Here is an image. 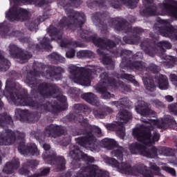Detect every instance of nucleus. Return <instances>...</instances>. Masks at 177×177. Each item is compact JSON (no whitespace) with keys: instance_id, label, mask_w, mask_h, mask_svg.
Masks as SVG:
<instances>
[{"instance_id":"nucleus-24","label":"nucleus","mask_w":177,"mask_h":177,"mask_svg":"<svg viewBox=\"0 0 177 177\" xmlns=\"http://www.w3.org/2000/svg\"><path fill=\"white\" fill-rule=\"evenodd\" d=\"M151 77H143L144 85L147 91L153 92L156 90V84L153 82Z\"/></svg>"},{"instance_id":"nucleus-32","label":"nucleus","mask_w":177,"mask_h":177,"mask_svg":"<svg viewBox=\"0 0 177 177\" xmlns=\"http://www.w3.org/2000/svg\"><path fill=\"white\" fill-rule=\"evenodd\" d=\"M50 71L51 72H47L46 77V78H49V77H52L53 74H62V73H64V70L60 67H50Z\"/></svg>"},{"instance_id":"nucleus-41","label":"nucleus","mask_w":177,"mask_h":177,"mask_svg":"<svg viewBox=\"0 0 177 177\" xmlns=\"http://www.w3.org/2000/svg\"><path fill=\"white\" fill-rule=\"evenodd\" d=\"M131 68H136L137 70H140L143 67V65L140 62H135L131 66Z\"/></svg>"},{"instance_id":"nucleus-46","label":"nucleus","mask_w":177,"mask_h":177,"mask_svg":"<svg viewBox=\"0 0 177 177\" xmlns=\"http://www.w3.org/2000/svg\"><path fill=\"white\" fill-rule=\"evenodd\" d=\"M85 53L86 50L78 51L77 53V57H78V59H82V57H85Z\"/></svg>"},{"instance_id":"nucleus-31","label":"nucleus","mask_w":177,"mask_h":177,"mask_svg":"<svg viewBox=\"0 0 177 177\" xmlns=\"http://www.w3.org/2000/svg\"><path fill=\"white\" fill-rule=\"evenodd\" d=\"M62 129L59 126L51 124L48 129L46 131V136H50V133H60Z\"/></svg>"},{"instance_id":"nucleus-60","label":"nucleus","mask_w":177,"mask_h":177,"mask_svg":"<svg viewBox=\"0 0 177 177\" xmlns=\"http://www.w3.org/2000/svg\"><path fill=\"white\" fill-rule=\"evenodd\" d=\"M19 138H21V139H24V138H26V134H24V133H21L19 134Z\"/></svg>"},{"instance_id":"nucleus-16","label":"nucleus","mask_w":177,"mask_h":177,"mask_svg":"<svg viewBox=\"0 0 177 177\" xmlns=\"http://www.w3.org/2000/svg\"><path fill=\"white\" fill-rule=\"evenodd\" d=\"M8 51L12 57H19L20 63H26L28 59H31V54L22 53L19 55V53L21 52V50L15 44H10Z\"/></svg>"},{"instance_id":"nucleus-61","label":"nucleus","mask_w":177,"mask_h":177,"mask_svg":"<svg viewBox=\"0 0 177 177\" xmlns=\"http://www.w3.org/2000/svg\"><path fill=\"white\" fill-rule=\"evenodd\" d=\"M76 107H82L83 109H84V110H86V109H88V106L85 105H81V104H77Z\"/></svg>"},{"instance_id":"nucleus-26","label":"nucleus","mask_w":177,"mask_h":177,"mask_svg":"<svg viewBox=\"0 0 177 177\" xmlns=\"http://www.w3.org/2000/svg\"><path fill=\"white\" fill-rule=\"evenodd\" d=\"M50 85L46 83H43L39 87V91L40 95L44 96V97H49V96L52 95V93H50L48 89H49Z\"/></svg>"},{"instance_id":"nucleus-55","label":"nucleus","mask_w":177,"mask_h":177,"mask_svg":"<svg viewBox=\"0 0 177 177\" xmlns=\"http://www.w3.org/2000/svg\"><path fill=\"white\" fill-rule=\"evenodd\" d=\"M165 99L167 100V102H174V97L171 95L165 96Z\"/></svg>"},{"instance_id":"nucleus-6","label":"nucleus","mask_w":177,"mask_h":177,"mask_svg":"<svg viewBox=\"0 0 177 177\" xmlns=\"http://www.w3.org/2000/svg\"><path fill=\"white\" fill-rule=\"evenodd\" d=\"M131 118L132 115L128 111H120L116 115L118 121L113 124H106V129H109V131H115L118 136L120 139H124L125 137V127H124V124H127Z\"/></svg>"},{"instance_id":"nucleus-14","label":"nucleus","mask_w":177,"mask_h":177,"mask_svg":"<svg viewBox=\"0 0 177 177\" xmlns=\"http://www.w3.org/2000/svg\"><path fill=\"white\" fill-rule=\"evenodd\" d=\"M43 158L48 164H53V165H55V168L59 171H63V169L66 168V160L62 156L56 157V156L53 155V156H48L46 157L45 154H44Z\"/></svg>"},{"instance_id":"nucleus-1","label":"nucleus","mask_w":177,"mask_h":177,"mask_svg":"<svg viewBox=\"0 0 177 177\" xmlns=\"http://www.w3.org/2000/svg\"><path fill=\"white\" fill-rule=\"evenodd\" d=\"M141 121L145 124L142 125L139 129H136L133 131V136L140 142H134L129 147V150L131 154H140L147 158H156L158 156L157 147L153 146L156 142H158L160 134L154 131L153 129L157 128H164L169 124L168 118L162 119L161 123L158 120H149L141 118Z\"/></svg>"},{"instance_id":"nucleus-27","label":"nucleus","mask_w":177,"mask_h":177,"mask_svg":"<svg viewBox=\"0 0 177 177\" xmlns=\"http://www.w3.org/2000/svg\"><path fill=\"white\" fill-rule=\"evenodd\" d=\"M14 3L16 5H20V3H28L30 5H35V6H41L44 3L42 0H14Z\"/></svg>"},{"instance_id":"nucleus-48","label":"nucleus","mask_w":177,"mask_h":177,"mask_svg":"<svg viewBox=\"0 0 177 177\" xmlns=\"http://www.w3.org/2000/svg\"><path fill=\"white\" fill-rule=\"evenodd\" d=\"M57 100H59V102H61L62 103H66V100H67V98H66V96L62 95L57 97Z\"/></svg>"},{"instance_id":"nucleus-62","label":"nucleus","mask_w":177,"mask_h":177,"mask_svg":"<svg viewBox=\"0 0 177 177\" xmlns=\"http://www.w3.org/2000/svg\"><path fill=\"white\" fill-rule=\"evenodd\" d=\"M96 2L100 5V3H103L104 2V0H97Z\"/></svg>"},{"instance_id":"nucleus-34","label":"nucleus","mask_w":177,"mask_h":177,"mask_svg":"<svg viewBox=\"0 0 177 177\" xmlns=\"http://www.w3.org/2000/svg\"><path fill=\"white\" fill-rule=\"evenodd\" d=\"M28 167L27 165H24L22 168L20 169V174L21 175H25V176L28 177H38V174L31 175V171H28Z\"/></svg>"},{"instance_id":"nucleus-17","label":"nucleus","mask_w":177,"mask_h":177,"mask_svg":"<svg viewBox=\"0 0 177 177\" xmlns=\"http://www.w3.org/2000/svg\"><path fill=\"white\" fill-rule=\"evenodd\" d=\"M18 150L24 156H39V150L35 144H30L26 146L24 142H22L19 145Z\"/></svg>"},{"instance_id":"nucleus-3","label":"nucleus","mask_w":177,"mask_h":177,"mask_svg":"<svg viewBox=\"0 0 177 177\" xmlns=\"http://www.w3.org/2000/svg\"><path fill=\"white\" fill-rule=\"evenodd\" d=\"M71 79L76 84L89 86L91 85V80L95 75V70L89 68H80L75 65H70L68 66Z\"/></svg>"},{"instance_id":"nucleus-19","label":"nucleus","mask_w":177,"mask_h":177,"mask_svg":"<svg viewBox=\"0 0 177 177\" xmlns=\"http://www.w3.org/2000/svg\"><path fill=\"white\" fill-rule=\"evenodd\" d=\"M136 110L142 117H149L154 114V111L147 108V104L145 101H138V105L136 108Z\"/></svg>"},{"instance_id":"nucleus-47","label":"nucleus","mask_w":177,"mask_h":177,"mask_svg":"<svg viewBox=\"0 0 177 177\" xmlns=\"http://www.w3.org/2000/svg\"><path fill=\"white\" fill-rule=\"evenodd\" d=\"M92 132H95V133H97V135L99 136H100V135H102V130L100 129V128H99L97 127H93Z\"/></svg>"},{"instance_id":"nucleus-53","label":"nucleus","mask_w":177,"mask_h":177,"mask_svg":"<svg viewBox=\"0 0 177 177\" xmlns=\"http://www.w3.org/2000/svg\"><path fill=\"white\" fill-rule=\"evenodd\" d=\"M86 160L88 162H95V158L93 157H92V156H86Z\"/></svg>"},{"instance_id":"nucleus-9","label":"nucleus","mask_w":177,"mask_h":177,"mask_svg":"<svg viewBox=\"0 0 177 177\" xmlns=\"http://www.w3.org/2000/svg\"><path fill=\"white\" fill-rule=\"evenodd\" d=\"M93 42L95 46H97L99 48L97 49V53L100 56H102V62L104 64H113V61L110 57H107L104 55V51L105 49L108 48H114L115 46V44L112 41H108L107 44L104 42V40L100 38H94L93 39Z\"/></svg>"},{"instance_id":"nucleus-52","label":"nucleus","mask_w":177,"mask_h":177,"mask_svg":"<svg viewBox=\"0 0 177 177\" xmlns=\"http://www.w3.org/2000/svg\"><path fill=\"white\" fill-rule=\"evenodd\" d=\"M93 56V53L86 50L85 57H92Z\"/></svg>"},{"instance_id":"nucleus-15","label":"nucleus","mask_w":177,"mask_h":177,"mask_svg":"<svg viewBox=\"0 0 177 177\" xmlns=\"http://www.w3.org/2000/svg\"><path fill=\"white\" fill-rule=\"evenodd\" d=\"M158 48L159 49H171V44L167 41H160L158 44V46L154 45L153 46H150L149 47H142L144 52L149 56H154L156 53H158Z\"/></svg>"},{"instance_id":"nucleus-23","label":"nucleus","mask_w":177,"mask_h":177,"mask_svg":"<svg viewBox=\"0 0 177 177\" xmlns=\"http://www.w3.org/2000/svg\"><path fill=\"white\" fill-rule=\"evenodd\" d=\"M20 163L19 162V160L15 159L11 162H8L3 168V171L6 174H12L15 169H17Z\"/></svg>"},{"instance_id":"nucleus-38","label":"nucleus","mask_w":177,"mask_h":177,"mask_svg":"<svg viewBox=\"0 0 177 177\" xmlns=\"http://www.w3.org/2000/svg\"><path fill=\"white\" fill-rule=\"evenodd\" d=\"M162 169H163V171H165L166 172H168L169 174H170L173 176H175V175H176V172L175 171V169H173V168H171V167H167V166H163L162 167Z\"/></svg>"},{"instance_id":"nucleus-5","label":"nucleus","mask_w":177,"mask_h":177,"mask_svg":"<svg viewBox=\"0 0 177 177\" xmlns=\"http://www.w3.org/2000/svg\"><path fill=\"white\" fill-rule=\"evenodd\" d=\"M9 85V81L6 82V90L4 91V95L6 96L8 100L13 102L17 104V106H30L31 107H35V109H44V110H50L49 106L50 104L46 105H38V104L30 102V98H28L27 95H21L19 94H13L11 91L8 90V86Z\"/></svg>"},{"instance_id":"nucleus-20","label":"nucleus","mask_w":177,"mask_h":177,"mask_svg":"<svg viewBox=\"0 0 177 177\" xmlns=\"http://www.w3.org/2000/svg\"><path fill=\"white\" fill-rule=\"evenodd\" d=\"M154 82L160 89L165 91V89H168V88H169L167 76L159 75L154 78Z\"/></svg>"},{"instance_id":"nucleus-7","label":"nucleus","mask_w":177,"mask_h":177,"mask_svg":"<svg viewBox=\"0 0 177 177\" xmlns=\"http://www.w3.org/2000/svg\"><path fill=\"white\" fill-rule=\"evenodd\" d=\"M68 17H63L59 24V27L63 28H71L74 30L76 27H81L84 23H85V15L84 13L77 12L75 11L71 10L67 12Z\"/></svg>"},{"instance_id":"nucleus-2","label":"nucleus","mask_w":177,"mask_h":177,"mask_svg":"<svg viewBox=\"0 0 177 177\" xmlns=\"http://www.w3.org/2000/svg\"><path fill=\"white\" fill-rule=\"evenodd\" d=\"M106 164L111 165L113 168H117L118 171L124 175H142L144 177H153L151 172H150L145 165H139L131 167V165L125 162H118L117 160L113 158H106Z\"/></svg>"},{"instance_id":"nucleus-11","label":"nucleus","mask_w":177,"mask_h":177,"mask_svg":"<svg viewBox=\"0 0 177 177\" xmlns=\"http://www.w3.org/2000/svg\"><path fill=\"white\" fill-rule=\"evenodd\" d=\"M107 171L100 170L96 165H88L77 174V177H109Z\"/></svg>"},{"instance_id":"nucleus-51","label":"nucleus","mask_w":177,"mask_h":177,"mask_svg":"<svg viewBox=\"0 0 177 177\" xmlns=\"http://www.w3.org/2000/svg\"><path fill=\"white\" fill-rule=\"evenodd\" d=\"M27 80L31 84V82H34L35 77H32V75L31 73H29L28 75Z\"/></svg>"},{"instance_id":"nucleus-49","label":"nucleus","mask_w":177,"mask_h":177,"mask_svg":"<svg viewBox=\"0 0 177 177\" xmlns=\"http://www.w3.org/2000/svg\"><path fill=\"white\" fill-rule=\"evenodd\" d=\"M49 168H46L44 169H43L40 174V175L41 176H46V175H48V174H49Z\"/></svg>"},{"instance_id":"nucleus-56","label":"nucleus","mask_w":177,"mask_h":177,"mask_svg":"<svg viewBox=\"0 0 177 177\" xmlns=\"http://www.w3.org/2000/svg\"><path fill=\"white\" fill-rule=\"evenodd\" d=\"M122 88L125 91V92H129V91H131V88L128 86L122 85Z\"/></svg>"},{"instance_id":"nucleus-25","label":"nucleus","mask_w":177,"mask_h":177,"mask_svg":"<svg viewBox=\"0 0 177 177\" xmlns=\"http://www.w3.org/2000/svg\"><path fill=\"white\" fill-rule=\"evenodd\" d=\"M10 62L6 58L3 57L2 52L0 51V71H6L9 70Z\"/></svg>"},{"instance_id":"nucleus-37","label":"nucleus","mask_w":177,"mask_h":177,"mask_svg":"<svg viewBox=\"0 0 177 177\" xmlns=\"http://www.w3.org/2000/svg\"><path fill=\"white\" fill-rule=\"evenodd\" d=\"M149 168L156 175H160V167L156 163H149Z\"/></svg>"},{"instance_id":"nucleus-44","label":"nucleus","mask_w":177,"mask_h":177,"mask_svg":"<svg viewBox=\"0 0 177 177\" xmlns=\"http://www.w3.org/2000/svg\"><path fill=\"white\" fill-rule=\"evenodd\" d=\"M38 29V24L37 23H30L29 25V30L30 31H37Z\"/></svg>"},{"instance_id":"nucleus-30","label":"nucleus","mask_w":177,"mask_h":177,"mask_svg":"<svg viewBox=\"0 0 177 177\" xmlns=\"http://www.w3.org/2000/svg\"><path fill=\"white\" fill-rule=\"evenodd\" d=\"M48 31L49 32L50 37H55L51 39V41H53V39H55L56 38L57 39H61L62 32H60V31L57 32V28L50 26Z\"/></svg>"},{"instance_id":"nucleus-35","label":"nucleus","mask_w":177,"mask_h":177,"mask_svg":"<svg viewBox=\"0 0 177 177\" xmlns=\"http://www.w3.org/2000/svg\"><path fill=\"white\" fill-rule=\"evenodd\" d=\"M111 104L113 106H116L117 107H120L121 106H127V104H128V99L122 98L120 99L119 101L113 102Z\"/></svg>"},{"instance_id":"nucleus-58","label":"nucleus","mask_w":177,"mask_h":177,"mask_svg":"<svg viewBox=\"0 0 177 177\" xmlns=\"http://www.w3.org/2000/svg\"><path fill=\"white\" fill-rule=\"evenodd\" d=\"M43 147H44V150H49V149H50V145H49L48 144H44L43 145Z\"/></svg>"},{"instance_id":"nucleus-36","label":"nucleus","mask_w":177,"mask_h":177,"mask_svg":"<svg viewBox=\"0 0 177 177\" xmlns=\"http://www.w3.org/2000/svg\"><path fill=\"white\" fill-rule=\"evenodd\" d=\"M50 59L51 60H57V62H64V57H62L57 54V53H53L50 55H49Z\"/></svg>"},{"instance_id":"nucleus-10","label":"nucleus","mask_w":177,"mask_h":177,"mask_svg":"<svg viewBox=\"0 0 177 177\" xmlns=\"http://www.w3.org/2000/svg\"><path fill=\"white\" fill-rule=\"evenodd\" d=\"M76 142L82 147L91 149V151H97L99 147L96 142V138L91 131H88L84 138H76Z\"/></svg>"},{"instance_id":"nucleus-42","label":"nucleus","mask_w":177,"mask_h":177,"mask_svg":"<svg viewBox=\"0 0 177 177\" xmlns=\"http://www.w3.org/2000/svg\"><path fill=\"white\" fill-rule=\"evenodd\" d=\"M66 56L68 59H73V57L75 56V50H74V49L69 50L66 52Z\"/></svg>"},{"instance_id":"nucleus-43","label":"nucleus","mask_w":177,"mask_h":177,"mask_svg":"<svg viewBox=\"0 0 177 177\" xmlns=\"http://www.w3.org/2000/svg\"><path fill=\"white\" fill-rule=\"evenodd\" d=\"M149 70L150 71H152V73H154L156 74V73H158L160 71V68L156 64H152L149 66Z\"/></svg>"},{"instance_id":"nucleus-8","label":"nucleus","mask_w":177,"mask_h":177,"mask_svg":"<svg viewBox=\"0 0 177 177\" xmlns=\"http://www.w3.org/2000/svg\"><path fill=\"white\" fill-rule=\"evenodd\" d=\"M100 78L101 80L95 88L97 92L102 94V99H111V97H114V95H111L110 93L107 92V88L109 86H111L112 88L118 86L115 82H114V79L109 78V75L106 73H102Z\"/></svg>"},{"instance_id":"nucleus-45","label":"nucleus","mask_w":177,"mask_h":177,"mask_svg":"<svg viewBox=\"0 0 177 177\" xmlns=\"http://www.w3.org/2000/svg\"><path fill=\"white\" fill-rule=\"evenodd\" d=\"M38 161L37 160H31L30 162H28V167H30V168H34L35 167H37V165H38Z\"/></svg>"},{"instance_id":"nucleus-4","label":"nucleus","mask_w":177,"mask_h":177,"mask_svg":"<svg viewBox=\"0 0 177 177\" xmlns=\"http://www.w3.org/2000/svg\"><path fill=\"white\" fill-rule=\"evenodd\" d=\"M147 12L151 16L167 14L177 19V1L165 0V2L158 4V7H156L153 3L151 4L147 8Z\"/></svg>"},{"instance_id":"nucleus-21","label":"nucleus","mask_w":177,"mask_h":177,"mask_svg":"<svg viewBox=\"0 0 177 177\" xmlns=\"http://www.w3.org/2000/svg\"><path fill=\"white\" fill-rule=\"evenodd\" d=\"M82 97L84 99V100H86V102L90 103V104H93V106H96L97 107L100 106V102H99L97 97H96V95L92 93H84L82 95Z\"/></svg>"},{"instance_id":"nucleus-12","label":"nucleus","mask_w":177,"mask_h":177,"mask_svg":"<svg viewBox=\"0 0 177 177\" xmlns=\"http://www.w3.org/2000/svg\"><path fill=\"white\" fill-rule=\"evenodd\" d=\"M101 145L108 150H115L111 151L112 156L117 157L119 160H122V151L124 149L122 147H118V144L115 140L110 138H104L101 141Z\"/></svg>"},{"instance_id":"nucleus-57","label":"nucleus","mask_w":177,"mask_h":177,"mask_svg":"<svg viewBox=\"0 0 177 177\" xmlns=\"http://www.w3.org/2000/svg\"><path fill=\"white\" fill-rule=\"evenodd\" d=\"M69 45L71 46H73L74 48H75L77 46H80V45L75 41H71V43H69Z\"/></svg>"},{"instance_id":"nucleus-63","label":"nucleus","mask_w":177,"mask_h":177,"mask_svg":"<svg viewBox=\"0 0 177 177\" xmlns=\"http://www.w3.org/2000/svg\"><path fill=\"white\" fill-rule=\"evenodd\" d=\"M175 62H176V60H172V59H170V61L169 62V63H170V64H173V63H175Z\"/></svg>"},{"instance_id":"nucleus-22","label":"nucleus","mask_w":177,"mask_h":177,"mask_svg":"<svg viewBox=\"0 0 177 177\" xmlns=\"http://www.w3.org/2000/svg\"><path fill=\"white\" fill-rule=\"evenodd\" d=\"M106 113H113V109L109 106H103L102 108L97 110H94L93 113L96 118H104Z\"/></svg>"},{"instance_id":"nucleus-50","label":"nucleus","mask_w":177,"mask_h":177,"mask_svg":"<svg viewBox=\"0 0 177 177\" xmlns=\"http://www.w3.org/2000/svg\"><path fill=\"white\" fill-rule=\"evenodd\" d=\"M153 104H155V106H158L159 107H161L162 106V102H161L158 100H154L152 101Z\"/></svg>"},{"instance_id":"nucleus-59","label":"nucleus","mask_w":177,"mask_h":177,"mask_svg":"<svg viewBox=\"0 0 177 177\" xmlns=\"http://www.w3.org/2000/svg\"><path fill=\"white\" fill-rule=\"evenodd\" d=\"M79 122H86V120L84 119V117L82 115H80Z\"/></svg>"},{"instance_id":"nucleus-64","label":"nucleus","mask_w":177,"mask_h":177,"mask_svg":"<svg viewBox=\"0 0 177 177\" xmlns=\"http://www.w3.org/2000/svg\"><path fill=\"white\" fill-rule=\"evenodd\" d=\"M136 56H140V57H142V53H137Z\"/></svg>"},{"instance_id":"nucleus-13","label":"nucleus","mask_w":177,"mask_h":177,"mask_svg":"<svg viewBox=\"0 0 177 177\" xmlns=\"http://www.w3.org/2000/svg\"><path fill=\"white\" fill-rule=\"evenodd\" d=\"M28 16V11L23 8H17L16 7L10 8L6 12V17L11 21L15 20H26Z\"/></svg>"},{"instance_id":"nucleus-29","label":"nucleus","mask_w":177,"mask_h":177,"mask_svg":"<svg viewBox=\"0 0 177 177\" xmlns=\"http://www.w3.org/2000/svg\"><path fill=\"white\" fill-rule=\"evenodd\" d=\"M114 2H119V3H122V5H125L128 6L131 9H134L136 8V3L139 1V0H113Z\"/></svg>"},{"instance_id":"nucleus-54","label":"nucleus","mask_w":177,"mask_h":177,"mask_svg":"<svg viewBox=\"0 0 177 177\" xmlns=\"http://www.w3.org/2000/svg\"><path fill=\"white\" fill-rule=\"evenodd\" d=\"M60 46L62 48H67V46H68V42L65 41H62L60 43Z\"/></svg>"},{"instance_id":"nucleus-33","label":"nucleus","mask_w":177,"mask_h":177,"mask_svg":"<svg viewBox=\"0 0 177 177\" xmlns=\"http://www.w3.org/2000/svg\"><path fill=\"white\" fill-rule=\"evenodd\" d=\"M10 121H12V118L8 113H3L0 118V127H3L6 122H8L10 124Z\"/></svg>"},{"instance_id":"nucleus-39","label":"nucleus","mask_w":177,"mask_h":177,"mask_svg":"<svg viewBox=\"0 0 177 177\" xmlns=\"http://www.w3.org/2000/svg\"><path fill=\"white\" fill-rule=\"evenodd\" d=\"M49 42H50V39H47L46 37L43 38L42 41H40L41 48H44L45 49H46V48L49 46Z\"/></svg>"},{"instance_id":"nucleus-28","label":"nucleus","mask_w":177,"mask_h":177,"mask_svg":"<svg viewBox=\"0 0 177 177\" xmlns=\"http://www.w3.org/2000/svg\"><path fill=\"white\" fill-rule=\"evenodd\" d=\"M73 147L74 149H71V151H70V154L71 155L72 158H74L75 160L72 162V164L74 165L75 164V161H77V160H80V158L82 157V152L80 151V149H78V147L74 146Z\"/></svg>"},{"instance_id":"nucleus-40","label":"nucleus","mask_w":177,"mask_h":177,"mask_svg":"<svg viewBox=\"0 0 177 177\" xmlns=\"http://www.w3.org/2000/svg\"><path fill=\"white\" fill-rule=\"evenodd\" d=\"M122 78H124L125 80H127L128 81H131V82H133V84L136 86H138V82L135 81L133 80V76L131 75H128L127 73L123 74L122 75Z\"/></svg>"},{"instance_id":"nucleus-18","label":"nucleus","mask_w":177,"mask_h":177,"mask_svg":"<svg viewBox=\"0 0 177 177\" xmlns=\"http://www.w3.org/2000/svg\"><path fill=\"white\" fill-rule=\"evenodd\" d=\"M15 140H16L15 133L10 130H8L0 134V145H1V146H9V145L15 143ZM1 161V158L0 156V163Z\"/></svg>"}]
</instances>
